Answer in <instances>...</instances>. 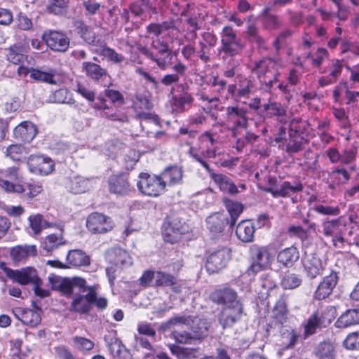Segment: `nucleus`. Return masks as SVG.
<instances>
[{
  "label": "nucleus",
  "instance_id": "79ce46f5",
  "mask_svg": "<svg viewBox=\"0 0 359 359\" xmlns=\"http://www.w3.org/2000/svg\"><path fill=\"white\" fill-rule=\"evenodd\" d=\"M90 289L86 285L84 278L80 277L69 278V295L71 294H81L88 292Z\"/></svg>",
  "mask_w": 359,
  "mask_h": 359
},
{
  "label": "nucleus",
  "instance_id": "bf43d9fd",
  "mask_svg": "<svg viewBox=\"0 0 359 359\" xmlns=\"http://www.w3.org/2000/svg\"><path fill=\"white\" fill-rule=\"evenodd\" d=\"M29 222L30 227L36 234L39 233L46 225V222L43 219L41 215H31L29 217Z\"/></svg>",
  "mask_w": 359,
  "mask_h": 359
},
{
  "label": "nucleus",
  "instance_id": "a19ab883",
  "mask_svg": "<svg viewBox=\"0 0 359 359\" xmlns=\"http://www.w3.org/2000/svg\"><path fill=\"white\" fill-rule=\"evenodd\" d=\"M315 355L318 359H334V346L328 341L320 342L316 348Z\"/></svg>",
  "mask_w": 359,
  "mask_h": 359
},
{
  "label": "nucleus",
  "instance_id": "13d9d810",
  "mask_svg": "<svg viewBox=\"0 0 359 359\" xmlns=\"http://www.w3.org/2000/svg\"><path fill=\"white\" fill-rule=\"evenodd\" d=\"M88 184L86 180L76 177L71 180V191L75 194L83 193L88 189Z\"/></svg>",
  "mask_w": 359,
  "mask_h": 359
},
{
  "label": "nucleus",
  "instance_id": "b1692460",
  "mask_svg": "<svg viewBox=\"0 0 359 359\" xmlns=\"http://www.w3.org/2000/svg\"><path fill=\"white\" fill-rule=\"evenodd\" d=\"M46 45L55 51L65 52L67 50V37L62 33L51 31L43 36Z\"/></svg>",
  "mask_w": 359,
  "mask_h": 359
},
{
  "label": "nucleus",
  "instance_id": "8fccbe9b",
  "mask_svg": "<svg viewBox=\"0 0 359 359\" xmlns=\"http://www.w3.org/2000/svg\"><path fill=\"white\" fill-rule=\"evenodd\" d=\"M190 316H175L170 318L166 323L161 325L163 330L170 329L172 326L182 324L187 326L189 325L192 320Z\"/></svg>",
  "mask_w": 359,
  "mask_h": 359
},
{
  "label": "nucleus",
  "instance_id": "423d86ee",
  "mask_svg": "<svg viewBox=\"0 0 359 359\" xmlns=\"http://www.w3.org/2000/svg\"><path fill=\"white\" fill-rule=\"evenodd\" d=\"M282 66V61L279 58L264 57L255 61L252 72L257 76L258 80H260L272 76Z\"/></svg>",
  "mask_w": 359,
  "mask_h": 359
},
{
  "label": "nucleus",
  "instance_id": "37998d69",
  "mask_svg": "<svg viewBox=\"0 0 359 359\" xmlns=\"http://www.w3.org/2000/svg\"><path fill=\"white\" fill-rule=\"evenodd\" d=\"M4 153L6 156L12 161H20L23 156L27 154V151L21 144H12L6 147Z\"/></svg>",
  "mask_w": 359,
  "mask_h": 359
},
{
  "label": "nucleus",
  "instance_id": "c756f323",
  "mask_svg": "<svg viewBox=\"0 0 359 359\" xmlns=\"http://www.w3.org/2000/svg\"><path fill=\"white\" fill-rule=\"evenodd\" d=\"M255 226L250 220H243L237 226L236 229V233L239 240L243 242H251L252 241Z\"/></svg>",
  "mask_w": 359,
  "mask_h": 359
},
{
  "label": "nucleus",
  "instance_id": "39448f33",
  "mask_svg": "<svg viewBox=\"0 0 359 359\" xmlns=\"http://www.w3.org/2000/svg\"><path fill=\"white\" fill-rule=\"evenodd\" d=\"M27 165L30 172L42 176L51 173L55 167L53 161L42 154L30 155L27 158Z\"/></svg>",
  "mask_w": 359,
  "mask_h": 359
},
{
  "label": "nucleus",
  "instance_id": "a211bd4d",
  "mask_svg": "<svg viewBox=\"0 0 359 359\" xmlns=\"http://www.w3.org/2000/svg\"><path fill=\"white\" fill-rule=\"evenodd\" d=\"M206 227L209 230L212 239L220 238L223 235L226 223H229L224 215L215 213L208 216L205 219Z\"/></svg>",
  "mask_w": 359,
  "mask_h": 359
},
{
  "label": "nucleus",
  "instance_id": "9b49d317",
  "mask_svg": "<svg viewBox=\"0 0 359 359\" xmlns=\"http://www.w3.org/2000/svg\"><path fill=\"white\" fill-rule=\"evenodd\" d=\"M7 277L22 285L33 284L39 280L36 270L33 267H25L20 269L6 268L4 270Z\"/></svg>",
  "mask_w": 359,
  "mask_h": 359
},
{
  "label": "nucleus",
  "instance_id": "72a5a7b5",
  "mask_svg": "<svg viewBox=\"0 0 359 359\" xmlns=\"http://www.w3.org/2000/svg\"><path fill=\"white\" fill-rule=\"evenodd\" d=\"M36 252V246L34 245H18L11 249V257L15 262H21L26 259L29 256H35Z\"/></svg>",
  "mask_w": 359,
  "mask_h": 359
},
{
  "label": "nucleus",
  "instance_id": "ddd939ff",
  "mask_svg": "<svg viewBox=\"0 0 359 359\" xmlns=\"http://www.w3.org/2000/svg\"><path fill=\"white\" fill-rule=\"evenodd\" d=\"M248 111L238 105L229 106L226 109V119L235 128H242L247 130L248 127Z\"/></svg>",
  "mask_w": 359,
  "mask_h": 359
},
{
  "label": "nucleus",
  "instance_id": "6ab92c4d",
  "mask_svg": "<svg viewBox=\"0 0 359 359\" xmlns=\"http://www.w3.org/2000/svg\"><path fill=\"white\" fill-rule=\"evenodd\" d=\"M95 298V291L93 290H90L85 294H79L73 299L72 309L79 313H87L90 311Z\"/></svg>",
  "mask_w": 359,
  "mask_h": 359
},
{
  "label": "nucleus",
  "instance_id": "aec40b11",
  "mask_svg": "<svg viewBox=\"0 0 359 359\" xmlns=\"http://www.w3.org/2000/svg\"><path fill=\"white\" fill-rule=\"evenodd\" d=\"M37 129L30 121H22L13 129V137L18 141L30 142L36 136Z\"/></svg>",
  "mask_w": 359,
  "mask_h": 359
},
{
  "label": "nucleus",
  "instance_id": "864d4df0",
  "mask_svg": "<svg viewBox=\"0 0 359 359\" xmlns=\"http://www.w3.org/2000/svg\"><path fill=\"white\" fill-rule=\"evenodd\" d=\"M135 72L141 76L146 81V82L151 83V88L154 89L156 93L161 91L160 83L144 69L138 67L136 68Z\"/></svg>",
  "mask_w": 359,
  "mask_h": 359
},
{
  "label": "nucleus",
  "instance_id": "9d476101",
  "mask_svg": "<svg viewBox=\"0 0 359 359\" xmlns=\"http://www.w3.org/2000/svg\"><path fill=\"white\" fill-rule=\"evenodd\" d=\"M210 299L212 302L222 307L242 303L236 290L229 287L215 289L211 292Z\"/></svg>",
  "mask_w": 359,
  "mask_h": 359
},
{
  "label": "nucleus",
  "instance_id": "4c0bfd02",
  "mask_svg": "<svg viewBox=\"0 0 359 359\" xmlns=\"http://www.w3.org/2000/svg\"><path fill=\"white\" fill-rule=\"evenodd\" d=\"M171 353L178 359H194L198 356L200 349L198 348L181 347L175 344L169 345Z\"/></svg>",
  "mask_w": 359,
  "mask_h": 359
},
{
  "label": "nucleus",
  "instance_id": "473e14b6",
  "mask_svg": "<svg viewBox=\"0 0 359 359\" xmlns=\"http://www.w3.org/2000/svg\"><path fill=\"white\" fill-rule=\"evenodd\" d=\"M320 226L322 233L325 237H330L341 229H346V226L339 219H325L322 221Z\"/></svg>",
  "mask_w": 359,
  "mask_h": 359
},
{
  "label": "nucleus",
  "instance_id": "5fc2aeb1",
  "mask_svg": "<svg viewBox=\"0 0 359 359\" xmlns=\"http://www.w3.org/2000/svg\"><path fill=\"white\" fill-rule=\"evenodd\" d=\"M171 337L179 344H191L196 341L192 334L186 331L179 332L175 330L172 332Z\"/></svg>",
  "mask_w": 359,
  "mask_h": 359
},
{
  "label": "nucleus",
  "instance_id": "603ef678",
  "mask_svg": "<svg viewBox=\"0 0 359 359\" xmlns=\"http://www.w3.org/2000/svg\"><path fill=\"white\" fill-rule=\"evenodd\" d=\"M176 283L175 278L168 273L158 271L155 274V284L156 286H171Z\"/></svg>",
  "mask_w": 359,
  "mask_h": 359
},
{
  "label": "nucleus",
  "instance_id": "a18cd8bd",
  "mask_svg": "<svg viewBox=\"0 0 359 359\" xmlns=\"http://www.w3.org/2000/svg\"><path fill=\"white\" fill-rule=\"evenodd\" d=\"M49 283L54 290H58L62 294H67V278H62L54 273H51L48 276Z\"/></svg>",
  "mask_w": 359,
  "mask_h": 359
},
{
  "label": "nucleus",
  "instance_id": "58836bf2",
  "mask_svg": "<svg viewBox=\"0 0 359 359\" xmlns=\"http://www.w3.org/2000/svg\"><path fill=\"white\" fill-rule=\"evenodd\" d=\"M82 68L86 74L94 81H99L103 76H107L105 69L92 62H83Z\"/></svg>",
  "mask_w": 359,
  "mask_h": 359
},
{
  "label": "nucleus",
  "instance_id": "4be33fe9",
  "mask_svg": "<svg viewBox=\"0 0 359 359\" xmlns=\"http://www.w3.org/2000/svg\"><path fill=\"white\" fill-rule=\"evenodd\" d=\"M164 189L182 182L183 172L181 168L174 165L166 168L159 175Z\"/></svg>",
  "mask_w": 359,
  "mask_h": 359
},
{
  "label": "nucleus",
  "instance_id": "2eb2a0df",
  "mask_svg": "<svg viewBox=\"0 0 359 359\" xmlns=\"http://www.w3.org/2000/svg\"><path fill=\"white\" fill-rule=\"evenodd\" d=\"M302 265L306 276L310 279L322 275L325 270V264L315 254L306 255L302 259Z\"/></svg>",
  "mask_w": 359,
  "mask_h": 359
},
{
  "label": "nucleus",
  "instance_id": "7c9ffc66",
  "mask_svg": "<svg viewBox=\"0 0 359 359\" xmlns=\"http://www.w3.org/2000/svg\"><path fill=\"white\" fill-rule=\"evenodd\" d=\"M15 316L23 324L32 327H36L41 321L40 313L34 311L33 309H19L18 310V314H15Z\"/></svg>",
  "mask_w": 359,
  "mask_h": 359
},
{
  "label": "nucleus",
  "instance_id": "0eeeda50",
  "mask_svg": "<svg viewBox=\"0 0 359 359\" xmlns=\"http://www.w3.org/2000/svg\"><path fill=\"white\" fill-rule=\"evenodd\" d=\"M250 255L253 260L248 269L249 272L256 273L267 267L271 262L272 255L266 246L253 245L250 248Z\"/></svg>",
  "mask_w": 359,
  "mask_h": 359
},
{
  "label": "nucleus",
  "instance_id": "3c124183",
  "mask_svg": "<svg viewBox=\"0 0 359 359\" xmlns=\"http://www.w3.org/2000/svg\"><path fill=\"white\" fill-rule=\"evenodd\" d=\"M331 178L335 179L339 184H346L351 178V174L344 168L337 167L334 168L329 174Z\"/></svg>",
  "mask_w": 359,
  "mask_h": 359
},
{
  "label": "nucleus",
  "instance_id": "f257e3e1",
  "mask_svg": "<svg viewBox=\"0 0 359 359\" xmlns=\"http://www.w3.org/2000/svg\"><path fill=\"white\" fill-rule=\"evenodd\" d=\"M221 47L218 50L223 62L229 67L224 72L226 78L235 76V69L240 65V57L244 49V45L237 36L236 32L230 25L224 27L220 33Z\"/></svg>",
  "mask_w": 359,
  "mask_h": 359
},
{
  "label": "nucleus",
  "instance_id": "a878e982",
  "mask_svg": "<svg viewBox=\"0 0 359 359\" xmlns=\"http://www.w3.org/2000/svg\"><path fill=\"white\" fill-rule=\"evenodd\" d=\"M359 324V308L350 309L344 312L334 325L337 328H346Z\"/></svg>",
  "mask_w": 359,
  "mask_h": 359
},
{
  "label": "nucleus",
  "instance_id": "de8ad7c7",
  "mask_svg": "<svg viewBox=\"0 0 359 359\" xmlns=\"http://www.w3.org/2000/svg\"><path fill=\"white\" fill-rule=\"evenodd\" d=\"M279 76V71H276V72L273 73L272 76L258 80L260 84V89L264 92L271 93L274 85L278 82Z\"/></svg>",
  "mask_w": 359,
  "mask_h": 359
},
{
  "label": "nucleus",
  "instance_id": "20e7f679",
  "mask_svg": "<svg viewBox=\"0 0 359 359\" xmlns=\"http://www.w3.org/2000/svg\"><path fill=\"white\" fill-rule=\"evenodd\" d=\"M231 259V250L222 247L213 250L207 258L205 268L209 273H217L225 268Z\"/></svg>",
  "mask_w": 359,
  "mask_h": 359
},
{
  "label": "nucleus",
  "instance_id": "1a4fd4ad",
  "mask_svg": "<svg viewBox=\"0 0 359 359\" xmlns=\"http://www.w3.org/2000/svg\"><path fill=\"white\" fill-rule=\"evenodd\" d=\"M304 186L299 181H294L293 184L288 181H283L280 184L279 188L265 187L263 189V191L271 194L273 198H291L292 202L295 203L296 201L294 199L293 196L297 193L302 192Z\"/></svg>",
  "mask_w": 359,
  "mask_h": 359
},
{
  "label": "nucleus",
  "instance_id": "6e6d98bb",
  "mask_svg": "<svg viewBox=\"0 0 359 359\" xmlns=\"http://www.w3.org/2000/svg\"><path fill=\"white\" fill-rule=\"evenodd\" d=\"M313 210L322 215L337 216L340 212L338 206H328L322 204H316L313 208Z\"/></svg>",
  "mask_w": 359,
  "mask_h": 359
},
{
  "label": "nucleus",
  "instance_id": "e433bc0d",
  "mask_svg": "<svg viewBox=\"0 0 359 359\" xmlns=\"http://www.w3.org/2000/svg\"><path fill=\"white\" fill-rule=\"evenodd\" d=\"M192 335L196 341H201L208 331L207 323L198 317H193L189 325Z\"/></svg>",
  "mask_w": 359,
  "mask_h": 359
},
{
  "label": "nucleus",
  "instance_id": "f8f14e48",
  "mask_svg": "<svg viewBox=\"0 0 359 359\" xmlns=\"http://www.w3.org/2000/svg\"><path fill=\"white\" fill-rule=\"evenodd\" d=\"M243 305L242 303L233 306L222 307L219 317V322L223 328L233 327L241 320L243 313Z\"/></svg>",
  "mask_w": 359,
  "mask_h": 359
},
{
  "label": "nucleus",
  "instance_id": "052dcab7",
  "mask_svg": "<svg viewBox=\"0 0 359 359\" xmlns=\"http://www.w3.org/2000/svg\"><path fill=\"white\" fill-rule=\"evenodd\" d=\"M149 8V0H135L130 6L131 12L140 16Z\"/></svg>",
  "mask_w": 359,
  "mask_h": 359
},
{
  "label": "nucleus",
  "instance_id": "69168bd1",
  "mask_svg": "<svg viewBox=\"0 0 359 359\" xmlns=\"http://www.w3.org/2000/svg\"><path fill=\"white\" fill-rule=\"evenodd\" d=\"M282 25V22L277 15H268V17L263 18V26L266 29H278Z\"/></svg>",
  "mask_w": 359,
  "mask_h": 359
},
{
  "label": "nucleus",
  "instance_id": "ea45409f",
  "mask_svg": "<svg viewBox=\"0 0 359 359\" xmlns=\"http://www.w3.org/2000/svg\"><path fill=\"white\" fill-rule=\"evenodd\" d=\"M223 203L230 215L229 224L231 226H234L239 215L243 210V205L241 203L233 201L229 198H224Z\"/></svg>",
  "mask_w": 359,
  "mask_h": 359
},
{
  "label": "nucleus",
  "instance_id": "5701e85b",
  "mask_svg": "<svg viewBox=\"0 0 359 359\" xmlns=\"http://www.w3.org/2000/svg\"><path fill=\"white\" fill-rule=\"evenodd\" d=\"M108 184L110 192L116 195H126L131 191L130 184L125 175L111 176Z\"/></svg>",
  "mask_w": 359,
  "mask_h": 359
},
{
  "label": "nucleus",
  "instance_id": "09e8293b",
  "mask_svg": "<svg viewBox=\"0 0 359 359\" xmlns=\"http://www.w3.org/2000/svg\"><path fill=\"white\" fill-rule=\"evenodd\" d=\"M302 282V280L299 275L289 273L283 277L281 285L285 290H292L298 287Z\"/></svg>",
  "mask_w": 359,
  "mask_h": 359
},
{
  "label": "nucleus",
  "instance_id": "0e129e2a",
  "mask_svg": "<svg viewBox=\"0 0 359 359\" xmlns=\"http://www.w3.org/2000/svg\"><path fill=\"white\" fill-rule=\"evenodd\" d=\"M287 233L290 237H295L300 239L302 242L308 238V232L300 225H292L287 229Z\"/></svg>",
  "mask_w": 359,
  "mask_h": 359
},
{
  "label": "nucleus",
  "instance_id": "680f3d73",
  "mask_svg": "<svg viewBox=\"0 0 359 359\" xmlns=\"http://www.w3.org/2000/svg\"><path fill=\"white\" fill-rule=\"evenodd\" d=\"M30 77L39 81H43L47 83H54L53 75L50 73L42 72L39 69H32Z\"/></svg>",
  "mask_w": 359,
  "mask_h": 359
},
{
  "label": "nucleus",
  "instance_id": "6e6552de",
  "mask_svg": "<svg viewBox=\"0 0 359 359\" xmlns=\"http://www.w3.org/2000/svg\"><path fill=\"white\" fill-rule=\"evenodd\" d=\"M184 228L177 217H168L163 223L162 235L165 242L177 243L184 233Z\"/></svg>",
  "mask_w": 359,
  "mask_h": 359
},
{
  "label": "nucleus",
  "instance_id": "393cba45",
  "mask_svg": "<svg viewBox=\"0 0 359 359\" xmlns=\"http://www.w3.org/2000/svg\"><path fill=\"white\" fill-rule=\"evenodd\" d=\"M299 258V252L297 247L291 245L280 250L277 255V261L285 267H292Z\"/></svg>",
  "mask_w": 359,
  "mask_h": 359
},
{
  "label": "nucleus",
  "instance_id": "4d7b16f0",
  "mask_svg": "<svg viewBox=\"0 0 359 359\" xmlns=\"http://www.w3.org/2000/svg\"><path fill=\"white\" fill-rule=\"evenodd\" d=\"M343 345L348 350H359V331L348 334L343 342Z\"/></svg>",
  "mask_w": 359,
  "mask_h": 359
},
{
  "label": "nucleus",
  "instance_id": "c9c22d12",
  "mask_svg": "<svg viewBox=\"0 0 359 359\" xmlns=\"http://www.w3.org/2000/svg\"><path fill=\"white\" fill-rule=\"evenodd\" d=\"M90 259L88 255L81 250H69V268L70 266L78 267L88 266Z\"/></svg>",
  "mask_w": 359,
  "mask_h": 359
},
{
  "label": "nucleus",
  "instance_id": "f03ea898",
  "mask_svg": "<svg viewBox=\"0 0 359 359\" xmlns=\"http://www.w3.org/2000/svg\"><path fill=\"white\" fill-rule=\"evenodd\" d=\"M137 183V188L141 193L146 196L156 197L165 191L158 175L141 173Z\"/></svg>",
  "mask_w": 359,
  "mask_h": 359
},
{
  "label": "nucleus",
  "instance_id": "dca6fc26",
  "mask_svg": "<svg viewBox=\"0 0 359 359\" xmlns=\"http://www.w3.org/2000/svg\"><path fill=\"white\" fill-rule=\"evenodd\" d=\"M28 50V43L25 41L16 43L8 48L6 58L9 62L15 65L25 63V62L28 64H31L33 59L31 57L29 61H28L27 56L25 55Z\"/></svg>",
  "mask_w": 359,
  "mask_h": 359
},
{
  "label": "nucleus",
  "instance_id": "f704fd0d",
  "mask_svg": "<svg viewBox=\"0 0 359 359\" xmlns=\"http://www.w3.org/2000/svg\"><path fill=\"white\" fill-rule=\"evenodd\" d=\"M286 302L287 297L285 295L283 294L280 296L272 311L273 318H275L280 324L285 323L287 318L288 310Z\"/></svg>",
  "mask_w": 359,
  "mask_h": 359
},
{
  "label": "nucleus",
  "instance_id": "338daca9",
  "mask_svg": "<svg viewBox=\"0 0 359 359\" xmlns=\"http://www.w3.org/2000/svg\"><path fill=\"white\" fill-rule=\"evenodd\" d=\"M102 54L110 61L116 64L121 63L125 60L123 55L116 53L109 47H104L102 50Z\"/></svg>",
  "mask_w": 359,
  "mask_h": 359
},
{
  "label": "nucleus",
  "instance_id": "4468645a",
  "mask_svg": "<svg viewBox=\"0 0 359 359\" xmlns=\"http://www.w3.org/2000/svg\"><path fill=\"white\" fill-rule=\"evenodd\" d=\"M339 280L338 273L331 271L328 276L323 278L314 292V298L323 300L327 298L333 292Z\"/></svg>",
  "mask_w": 359,
  "mask_h": 359
},
{
  "label": "nucleus",
  "instance_id": "2f4dec72",
  "mask_svg": "<svg viewBox=\"0 0 359 359\" xmlns=\"http://www.w3.org/2000/svg\"><path fill=\"white\" fill-rule=\"evenodd\" d=\"M213 181L219 187L221 191L231 195H236L240 192L237 185L228 176L219 173L213 176Z\"/></svg>",
  "mask_w": 359,
  "mask_h": 359
},
{
  "label": "nucleus",
  "instance_id": "f3484780",
  "mask_svg": "<svg viewBox=\"0 0 359 359\" xmlns=\"http://www.w3.org/2000/svg\"><path fill=\"white\" fill-rule=\"evenodd\" d=\"M109 218L102 214L93 212L86 219L88 229L93 233H102L111 228Z\"/></svg>",
  "mask_w": 359,
  "mask_h": 359
},
{
  "label": "nucleus",
  "instance_id": "7ed1b4c3",
  "mask_svg": "<svg viewBox=\"0 0 359 359\" xmlns=\"http://www.w3.org/2000/svg\"><path fill=\"white\" fill-rule=\"evenodd\" d=\"M20 178L18 167L13 166L2 170L0 172V188L7 193L21 194L25 192V189L22 184L11 181H17Z\"/></svg>",
  "mask_w": 359,
  "mask_h": 359
},
{
  "label": "nucleus",
  "instance_id": "774afa93",
  "mask_svg": "<svg viewBox=\"0 0 359 359\" xmlns=\"http://www.w3.org/2000/svg\"><path fill=\"white\" fill-rule=\"evenodd\" d=\"M135 99L137 104L141 109L150 110L153 107V104L151 100L150 96L145 93H136Z\"/></svg>",
  "mask_w": 359,
  "mask_h": 359
},
{
  "label": "nucleus",
  "instance_id": "bb28decb",
  "mask_svg": "<svg viewBox=\"0 0 359 359\" xmlns=\"http://www.w3.org/2000/svg\"><path fill=\"white\" fill-rule=\"evenodd\" d=\"M172 69L174 73L165 74L161 79L160 84L161 83L165 86H172L178 83L180 77L185 74L187 67L182 62H178L172 66Z\"/></svg>",
  "mask_w": 359,
  "mask_h": 359
},
{
  "label": "nucleus",
  "instance_id": "e2e57ef3",
  "mask_svg": "<svg viewBox=\"0 0 359 359\" xmlns=\"http://www.w3.org/2000/svg\"><path fill=\"white\" fill-rule=\"evenodd\" d=\"M62 238L55 234L48 235L43 243V249L48 252L53 250L58 245L63 244Z\"/></svg>",
  "mask_w": 359,
  "mask_h": 359
},
{
  "label": "nucleus",
  "instance_id": "49530a36",
  "mask_svg": "<svg viewBox=\"0 0 359 359\" xmlns=\"http://www.w3.org/2000/svg\"><path fill=\"white\" fill-rule=\"evenodd\" d=\"M66 0H46V8L49 13L60 15L66 11Z\"/></svg>",
  "mask_w": 359,
  "mask_h": 359
},
{
  "label": "nucleus",
  "instance_id": "412c9836",
  "mask_svg": "<svg viewBox=\"0 0 359 359\" xmlns=\"http://www.w3.org/2000/svg\"><path fill=\"white\" fill-rule=\"evenodd\" d=\"M107 259L109 262L116 267H124L132 264L129 254L120 248H114L107 252Z\"/></svg>",
  "mask_w": 359,
  "mask_h": 359
},
{
  "label": "nucleus",
  "instance_id": "cd10ccee",
  "mask_svg": "<svg viewBox=\"0 0 359 359\" xmlns=\"http://www.w3.org/2000/svg\"><path fill=\"white\" fill-rule=\"evenodd\" d=\"M327 325L323 316H319L317 312L313 313L309 316L304 325V338H308L314 334L317 330L325 327Z\"/></svg>",
  "mask_w": 359,
  "mask_h": 359
},
{
  "label": "nucleus",
  "instance_id": "c03bdc74",
  "mask_svg": "<svg viewBox=\"0 0 359 359\" xmlns=\"http://www.w3.org/2000/svg\"><path fill=\"white\" fill-rule=\"evenodd\" d=\"M181 87L183 91L182 93L178 96H173L172 101L177 108L184 111L186 104H191L193 102L194 97L188 93L189 86L187 84L181 85Z\"/></svg>",
  "mask_w": 359,
  "mask_h": 359
},
{
  "label": "nucleus",
  "instance_id": "c85d7f7f",
  "mask_svg": "<svg viewBox=\"0 0 359 359\" xmlns=\"http://www.w3.org/2000/svg\"><path fill=\"white\" fill-rule=\"evenodd\" d=\"M142 53L147 57L155 62L157 66L163 70L166 69L170 65L172 60L171 50L164 51L163 53H154L147 48H143Z\"/></svg>",
  "mask_w": 359,
  "mask_h": 359
}]
</instances>
